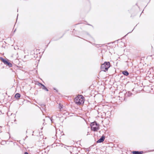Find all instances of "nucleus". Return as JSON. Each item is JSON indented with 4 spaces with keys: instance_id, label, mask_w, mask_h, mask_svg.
I'll return each mask as SVG.
<instances>
[{
    "instance_id": "obj_21",
    "label": "nucleus",
    "mask_w": 154,
    "mask_h": 154,
    "mask_svg": "<svg viewBox=\"0 0 154 154\" xmlns=\"http://www.w3.org/2000/svg\"><path fill=\"white\" fill-rule=\"evenodd\" d=\"M88 25H90V26H91V25H90V24H88Z\"/></svg>"
},
{
    "instance_id": "obj_2",
    "label": "nucleus",
    "mask_w": 154,
    "mask_h": 154,
    "mask_svg": "<svg viewBox=\"0 0 154 154\" xmlns=\"http://www.w3.org/2000/svg\"><path fill=\"white\" fill-rule=\"evenodd\" d=\"M110 67V63L109 62H105L104 63L102 64L101 69L102 71L106 72L108 70V68Z\"/></svg>"
},
{
    "instance_id": "obj_17",
    "label": "nucleus",
    "mask_w": 154,
    "mask_h": 154,
    "mask_svg": "<svg viewBox=\"0 0 154 154\" xmlns=\"http://www.w3.org/2000/svg\"><path fill=\"white\" fill-rule=\"evenodd\" d=\"M24 154H29L28 152H24Z\"/></svg>"
},
{
    "instance_id": "obj_3",
    "label": "nucleus",
    "mask_w": 154,
    "mask_h": 154,
    "mask_svg": "<svg viewBox=\"0 0 154 154\" xmlns=\"http://www.w3.org/2000/svg\"><path fill=\"white\" fill-rule=\"evenodd\" d=\"M0 59L5 64L8 65L9 67L12 66V64L9 62V60L8 59H5L2 57H0Z\"/></svg>"
},
{
    "instance_id": "obj_15",
    "label": "nucleus",
    "mask_w": 154,
    "mask_h": 154,
    "mask_svg": "<svg viewBox=\"0 0 154 154\" xmlns=\"http://www.w3.org/2000/svg\"><path fill=\"white\" fill-rule=\"evenodd\" d=\"M86 34L87 35H88L89 36H90V34L88 32H86Z\"/></svg>"
},
{
    "instance_id": "obj_13",
    "label": "nucleus",
    "mask_w": 154,
    "mask_h": 154,
    "mask_svg": "<svg viewBox=\"0 0 154 154\" xmlns=\"http://www.w3.org/2000/svg\"><path fill=\"white\" fill-rule=\"evenodd\" d=\"M38 85L39 86L41 87H42V86L44 85H43L42 83H40V82H38Z\"/></svg>"
},
{
    "instance_id": "obj_7",
    "label": "nucleus",
    "mask_w": 154,
    "mask_h": 154,
    "mask_svg": "<svg viewBox=\"0 0 154 154\" xmlns=\"http://www.w3.org/2000/svg\"><path fill=\"white\" fill-rule=\"evenodd\" d=\"M122 73L125 76H128L129 75L128 72L126 70L123 71L122 72Z\"/></svg>"
},
{
    "instance_id": "obj_16",
    "label": "nucleus",
    "mask_w": 154,
    "mask_h": 154,
    "mask_svg": "<svg viewBox=\"0 0 154 154\" xmlns=\"http://www.w3.org/2000/svg\"><path fill=\"white\" fill-rule=\"evenodd\" d=\"M54 90H55L57 92L58 91L57 90L56 88H54Z\"/></svg>"
},
{
    "instance_id": "obj_8",
    "label": "nucleus",
    "mask_w": 154,
    "mask_h": 154,
    "mask_svg": "<svg viewBox=\"0 0 154 154\" xmlns=\"http://www.w3.org/2000/svg\"><path fill=\"white\" fill-rule=\"evenodd\" d=\"M96 125H98L97 123L96 122H92L90 125V126L91 127H93L94 126H95Z\"/></svg>"
},
{
    "instance_id": "obj_1",
    "label": "nucleus",
    "mask_w": 154,
    "mask_h": 154,
    "mask_svg": "<svg viewBox=\"0 0 154 154\" xmlns=\"http://www.w3.org/2000/svg\"><path fill=\"white\" fill-rule=\"evenodd\" d=\"M74 102L77 105H79L83 103L84 101V97L82 95L75 97L74 99Z\"/></svg>"
},
{
    "instance_id": "obj_19",
    "label": "nucleus",
    "mask_w": 154,
    "mask_h": 154,
    "mask_svg": "<svg viewBox=\"0 0 154 154\" xmlns=\"http://www.w3.org/2000/svg\"><path fill=\"white\" fill-rule=\"evenodd\" d=\"M51 122H52V119H51Z\"/></svg>"
},
{
    "instance_id": "obj_20",
    "label": "nucleus",
    "mask_w": 154,
    "mask_h": 154,
    "mask_svg": "<svg viewBox=\"0 0 154 154\" xmlns=\"http://www.w3.org/2000/svg\"><path fill=\"white\" fill-rule=\"evenodd\" d=\"M18 14H17V17H18Z\"/></svg>"
},
{
    "instance_id": "obj_18",
    "label": "nucleus",
    "mask_w": 154,
    "mask_h": 154,
    "mask_svg": "<svg viewBox=\"0 0 154 154\" xmlns=\"http://www.w3.org/2000/svg\"><path fill=\"white\" fill-rule=\"evenodd\" d=\"M154 151V150H151L150 151V152L153 151Z\"/></svg>"
},
{
    "instance_id": "obj_12",
    "label": "nucleus",
    "mask_w": 154,
    "mask_h": 154,
    "mask_svg": "<svg viewBox=\"0 0 154 154\" xmlns=\"http://www.w3.org/2000/svg\"><path fill=\"white\" fill-rule=\"evenodd\" d=\"M59 108L60 109H62L63 107V105H62L60 103L59 104Z\"/></svg>"
},
{
    "instance_id": "obj_5",
    "label": "nucleus",
    "mask_w": 154,
    "mask_h": 154,
    "mask_svg": "<svg viewBox=\"0 0 154 154\" xmlns=\"http://www.w3.org/2000/svg\"><path fill=\"white\" fill-rule=\"evenodd\" d=\"M91 130L94 131H97L98 129V125L94 126L93 127H91Z\"/></svg>"
},
{
    "instance_id": "obj_4",
    "label": "nucleus",
    "mask_w": 154,
    "mask_h": 154,
    "mask_svg": "<svg viewBox=\"0 0 154 154\" xmlns=\"http://www.w3.org/2000/svg\"><path fill=\"white\" fill-rule=\"evenodd\" d=\"M105 138V136L103 135L97 142V143H101L103 142Z\"/></svg>"
},
{
    "instance_id": "obj_10",
    "label": "nucleus",
    "mask_w": 154,
    "mask_h": 154,
    "mask_svg": "<svg viewBox=\"0 0 154 154\" xmlns=\"http://www.w3.org/2000/svg\"><path fill=\"white\" fill-rule=\"evenodd\" d=\"M20 97V94L17 93L15 95V97L17 99Z\"/></svg>"
},
{
    "instance_id": "obj_6",
    "label": "nucleus",
    "mask_w": 154,
    "mask_h": 154,
    "mask_svg": "<svg viewBox=\"0 0 154 154\" xmlns=\"http://www.w3.org/2000/svg\"><path fill=\"white\" fill-rule=\"evenodd\" d=\"M143 153V152L138 151H133L132 152L133 154H142Z\"/></svg>"
},
{
    "instance_id": "obj_9",
    "label": "nucleus",
    "mask_w": 154,
    "mask_h": 154,
    "mask_svg": "<svg viewBox=\"0 0 154 154\" xmlns=\"http://www.w3.org/2000/svg\"><path fill=\"white\" fill-rule=\"evenodd\" d=\"M125 97L127 96H130L132 95V93L129 92L128 93L126 92L125 94H124Z\"/></svg>"
},
{
    "instance_id": "obj_11",
    "label": "nucleus",
    "mask_w": 154,
    "mask_h": 154,
    "mask_svg": "<svg viewBox=\"0 0 154 154\" xmlns=\"http://www.w3.org/2000/svg\"><path fill=\"white\" fill-rule=\"evenodd\" d=\"M41 88L43 90H45L46 91H48V89L44 85L42 87H41Z\"/></svg>"
},
{
    "instance_id": "obj_14",
    "label": "nucleus",
    "mask_w": 154,
    "mask_h": 154,
    "mask_svg": "<svg viewBox=\"0 0 154 154\" xmlns=\"http://www.w3.org/2000/svg\"><path fill=\"white\" fill-rule=\"evenodd\" d=\"M95 45L96 47H97V48H98L101 47V46L100 45H99V44H95Z\"/></svg>"
}]
</instances>
